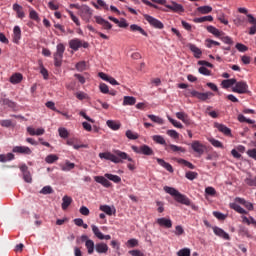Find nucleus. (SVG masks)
Wrapping results in <instances>:
<instances>
[{
  "mask_svg": "<svg viewBox=\"0 0 256 256\" xmlns=\"http://www.w3.org/2000/svg\"><path fill=\"white\" fill-rule=\"evenodd\" d=\"M98 157H100V159H105L110 162H113L114 164H120V163H123V160H128V162H130L128 164V170L134 171L136 169L135 161L131 157H129L127 153L122 152L120 150H112V153L111 152L100 153L98 154Z\"/></svg>",
  "mask_w": 256,
  "mask_h": 256,
  "instance_id": "nucleus-1",
  "label": "nucleus"
},
{
  "mask_svg": "<svg viewBox=\"0 0 256 256\" xmlns=\"http://www.w3.org/2000/svg\"><path fill=\"white\" fill-rule=\"evenodd\" d=\"M163 190L168 193L169 195L174 197V200L178 203H181L186 206L191 205V200L186 196L181 194L179 191H177L175 188H171L168 186H164Z\"/></svg>",
  "mask_w": 256,
  "mask_h": 256,
  "instance_id": "nucleus-2",
  "label": "nucleus"
},
{
  "mask_svg": "<svg viewBox=\"0 0 256 256\" xmlns=\"http://www.w3.org/2000/svg\"><path fill=\"white\" fill-rule=\"evenodd\" d=\"M231 91L237 94H247L249 93V86L244 80H240L239 82L236 80V83L234 86H232Z\"/></svg>",
  "mask_w": 256,
  "mask_h": 256,
  "instance_id": "nucleus-3",
  "label": "nucleus"
},
{
  "mask_svg": "<svg viewBox=\"0 0 256 256\" xmlns=\"http://www.w3.org/2000/svg\"><path fill=\"white\" fill-rule=\"evenodd\" d=\"M143 18L148 22L150 26H152L155 29L162 30L164 28V24L162 21L149 14H143Z\"/></svg>",
  "mask_w": 256,
  "mask_h": 256,
  "instance_id": "nucleus-4",
  "label": "nucleus"
},
{
  "mask_svg": "<svg viewBox=\"0 0 256 256\" xmlns=\"http://www.w3.org/2000/svg\"><path fill=\"white\" fill-rule=\"evenodd\" d=\"M131 149L133 152H135L137 154H143L145 156H153L154 155L153 149L151 147H149L148 145H141L140 147L131 146Z\"/></svg>",
  "mask_w": 256,
  "mask_h": 256,
  "instance_id": "nucleus-5",
  "label": "nucleus"
},
{
  "mask_svg": "<svg viewBox=\"0 0 256 256\" xmlns=\"http://www.w3.org/2000/svg\"><path fill=\"white\" fill-rule=\"evenodd\" d=\"M190 95L202 102H205L210 99V97L214 96L213 92H198L197 90H191Z\"/></svg>",
  "mask_w": 256,
  "mask_h": 256,
  "instance_id": "nucleus-6",
  "label": "nucleus"
},
{
  "mask_svg": "<svg viewBox=\"0 0 256 256\" xmlns=\"http://www.w3.org/2000/svg\"><path fill=\"white\" fill-rule=\"evenodd\" d=\"M65 52L64 44H58L57 46V53L54 54L55 66L61 67L62 66V59Z\"/></svg>",
  "mask_w": 256,
  "mask_h": 256,
  "instance_id": "nucleus-7",
  "label": "nucleus"
},
{
  "mask_svg": "<svg viewBox=\"0 0 256 256\" xmlns=\"http://www.w3.org/2000/svg\"><path fill=\"white\" fill-rule=\"evenodd\" d=\"M93 16V10L88 5H82L80 7V18L82 20L89 22Z\"/></svg>",
  "mask_w": 256,
  "mask_h": 256,
  "instance_id": "nucleus-8",
  "label": "nucleus"
},
{
  "mask_svg": "<svg viewBox=\"0 0 256 256\" xmlns=\"http://www.w3.org/2000/svg\"><path fill=\"white\" fill-rule=\"evenodd\" d=\"M70 49L74 51H78L81 47L87 49L89 47L88 42H84L83 40H79V38H74L69 42Z\"/></svg>",
  "mask_w": 256,
  "mask_h": 256,
  "instance_id": "nucleus-9",
  "label": "nucleus"
},
{
  "mask_svg": "<svg viewBox=\"0 0 256 256\" xmlns=\"http://www.w3.org/2000/svg\"><path fill=\"white\" fill-rule=\"evenodd\" d=\"M167 9L171 10L174 13H183L185 12L184 6L182 4L177 3L176 1H171L170 4L164 5Z\"/></svg>",
  "mask_w": 256,
  "mask_h": 256,
  "instance_id": "nucleus-10",
  "label": "nucleus"
},
{
  "mask_svg": "<svg viewBox=\"0 0 256 256\" xmlns=\"http://www.w3.org/2000/svg\"><path fill=\"white\" fill-rule=\"evenodd\" d=\"M191 149L199 156H202L205 153L206 146L201 144L199 141H194L191 143Z\"/></svg>",
  "mask_w": 256,
  "mask_h": 256,
  "instance_id": "nucleus-11",
  "label": "nucleus"
},
{
  "mask_svg": "<svg viewBox=\"0 0 256 256\" xmlns=\"http://www.w3.org/2000/svg\"><path fill=\"white\" fill-rule=\"evenodd\" d=\"M94 19L96 20V23H98V25H101L102 28H104V30H111L113 27V25L102 16H94Z\"/></svg>",
  "mask_w": 256,
  "mask_h": 256,
  "instance_id": "nucleus-12",
  "label": "nucleus"
},
{
  "mask_svg": "<svg viewBox=\"0 0 256 256\" xmlns=\"http://www.w3.org/2000/svg\"><path fill=\"white\" fill-rule=\"evenodd\" d=\"M95 250L98 254H107L109 246L104 242H98L96 243Z\"/></svg>",
  "mask_w": 256,
  "mask_h": 256,
  "instance_id": "nucleus-13",
  "label": "nucleus"
},
{
  "mask_svg": "<svg viewBox=\"0 0 256 256\" xmlns=\"http://www.w3.org/2000/svg\"><path fill=\"white\" fill-rule=\"evenodd\" d=\"M188 49L193 53V56L196 59H200L202 56V50L195 46V44H187Z\"/></svg>",
  "mask_w": 256,
  "mask_h": 256,
  "instance_id": "nucleus-14",
  "label": "nucleus"
},
{
  "mask_svg": "<svg viewBox=\"0 0 256 256\" xmlns=\"http://www.w3.org/2000/svg\"><path fill=\"white\" fill-rule=\"evenodd\" d=\"M156 223L161 226V227H165L167 229L172 228L173 226V222L171 219H166V218H158L156 220Z\"/></svg>",
  "mask_w": 256,
  "mask_h": 256,
  "instance_id": "nucleus-15",
  "label": "nucleus"
},
{
  "mask_svg": "<svg viewBox=\"0 0 256 256\" xmlns=\"http://www.w3.org/2000/svg\"><path fill=\"white\" fill-rule=\"evenodd\" d=\"M208 33L212 34L216 38H221L224 35V32H220L218 28L213 25H208L206 27Z\"/></svg>",
  "mask_w": 256,
  "mask_h": 256,
  "instance_id": "nucleus-16",
  "label": "nucleus"
},
{
  "mask_svg": "<svg viewBox=\"0 0 256 256\" xmlns=\"http://www.w3.org/2000/svg\"><path fill=\"white\" fill-rule=\"evenodd\" d=\"M21 172L23 173V179L27 182V183H31L32 182V177L31 174L29 172V168L24 164L20 167Z\"/></svg>",
  "mask_w": 256,
  "mask_h": 256,
  "instance_id": "nucleus-17",
  "label": "nucleus"
},
{
  "mask_svg": "<svg viewBox=\"0 0 256 256\" xmlns=\"http://www.w3.org/2000/svg\"><path fill=\"white\" fill-rule=\"evenodd\" d=\"M213 232H214L215 235H217L218 237L223 238L224 240H230L231 239L230 235L219 227H214Z\"/></svg>",
  "mask_w": 256,
  "mask_h": 256,
  "instance_id": "nucleus-18",
  "label": "nucleus"
},
{
  "mask_svg": "<svg viewBox=\"0 0 256 256\" xmlns=\"http://www.w3.org/2000/svg\"><path fill=\"white\" fill-rule=\"evenodd\" d=\"M13 152L18 153V154H25V155L32 154L31 149L29 147H25V146H16L13 148Z\"/></svg>",
  "mask_w": 256,
  "mask_h": 256,
  "instance_id": "nucleus-19",
  "label": "nucleus"
},
{
  "mask_svg": "<svg viewBox=\"0 0 256 256\" xmlns=\"http://www.w3.org/2000/svg\"><path fill=\"white\" fill-rule=\"evenodd\" d=\"M215 128H216L219 132L223 133L225 136H230V135L232 134L231 129H229L228 127H226V126L223 125V124L216 123V124H215Z\"/></svg>",
  "mask_w": 256,
  "mask_h": 256,
  "instance_id": "nucleus-20",
  "label": "nucleus"
},
{
  "mask_svg": "<svg viewBox=\"0 0 256 256\" xmlns=\"http://www.w3.org/2000/svg\"><path fill=\"white\" fill-rule=\"evenodd\" d=\"M214 21V17L212 15H206V16H202V17H196L193 19L194 23H204V22H213Z\"/></svg>",
  "mask_w": 256,
  "mask_h": 256,
  "instance_id": "nucleus-21",
  "label": "nucleus"
},
{
  "mask_svg": "<svg viewBox=\"0 0 256 256\" xmlns=\"http://www.w3.org/2000/svg\"><path fill=\"white\" fill-rule=\"evenodd\" d=\"M213 11V7L210 5H203L197 7V12L200 13L201 15H207L210 14Z\"/></svg>",
  "mask_w": 256,
  "mask_h": 256,
  "instance_id": "nucleus-22",
  "label": "nucleus"
},
{
  "mask_svg": "<svg viewBox=\"0 0 256 256\" xmlns=\"http://www.w3.org/2000/svg\"><path fill=\"white\" fill-rule=\"evenodd\" d=\"M235 202L243 205L246 209H248L249 211H253L254 210V205L250 202H247L245 199L243 198H235Z\"/></svg>",
  "mask_w": 256,
  "mask_h": 256,
  "instance_id": "nucleus-23",
  "label": "nucleus"
},
{
  "mask_svg": "<svg viewBox=\"0 0 256 256\" xmlns=\"http://www.w3.org/2000/svg\"><path fill=\"white\" fill-rule=\"evenodd\" d=\"M13 10L17 13V17L19 19H23L25 17L22 5L18 3L13 4Z\"/></svg>",
  "mask_w": 256,
  "mask_h": 256,
  "instance_id": "nucleus-24",
  "label": "nucleus"
},
{
  "mask_svg": "<svg viewBox=\"0 0 256 256\" xmlns=\"http://www.w3.org/2000/svg\"><path fill=\"white\" fill-rule=\"evenodd\" d=\"M23 80V75L20 74V72H16L15 74H13L10 78V82L13 84V85H17V84H20Z\"/></svg>",
  "mask_w": 256,
  "mask_h": 256,
  "instance_id": "nucleus-25",
  "label": "nucleus"
},
{
  "mask_svg": "<svg viewBox=\"0 0 256 256\" xmlns=\"http://www.w3.org/2000/svg\"><path fill=\"white\" fill-rule=\"evenodd\" d=\"M130 31L131 32H139L144 37L148 36L147 32L141 26H139L137 24H131L130 25Z\"/></svg>",
  "mask_w": 256,
  "mask_h": 256,
  "instance_id": "nucleus-26",
  "label": "nucleus"
},
{
  "mask_svg": "<svg viewBox=\"0 0 256 256\" xmlns=\"http://www.w3.org/2000/svg\"><path fill=\"white\" fill-rule=\"evenodd\" d=\"M94 181L102 184V186L109 188L112 184L109 180H107L105 177L103 176H96L94 177Z\"/></svg>",
  "mask_w": 256,
  "mask_h": 256,
  "instance_id": "nucleus-27",
  "label": "nucleus"
},
{
  "mask_svg": "<svg viewBox=\"0 0 256 256\" xmlns=\"http://www.w3.org/2000/svg\"><path fill=\"white\" fill-rule=\"evenodd\" d=\"M165 150L167 152H182V153L186 152L185 148L179 147V146H176V145H166Z\"/></svg>",
  "mask_w": 256,
  "mask_h": 256,
  "instance_id": "nucleus-28",
  "label": "nucleus"
},
{
  "mask_svg": "<svg viewBox=\"0 0 256 256\" xmlns=\"http://www.w3.org/2000/svg\"><path fill=\"white\" fill-rule=\"evenodd\" d=\"M236 83V78H229L227 80H222L221 86L223 89H228L232 86H234Z\"/></svg>",
  "mask_w": 256,
  "mask_h": 256,
  "instance_id": "nucleus-29",
  "label": "nucleus"
},
{
  "mask_svg": "<svg viewBox=\"0 0 256 256\" xmlns=\"http://www.w3.org/2000/svg\"><path fill=\"white\" fill-rule=\"evenodd\" d=\"M27 131L31 136H41L45 133V130L43 128L35 130L33 127H28Z\"/></svg>",
  "mask_w": 256,
  "mask_h": 256,
  "instance_id": "nucleus-30",
  "label": "nucleus"
},
{
  "mask_svg": "<svg viewBox=\"0 0 256 256\" xmlns=\"http://www.w3.org/2000/svg\"><path fill=\"white\" fill-rule=\"evenodd\" d=\"M156 161H157L158 165L165 168L168 172L172 173L174 171L172 165L165 162L163 159L157 158Z\"/></svg>",
  "mask_w": 256,
  "mask_h": 256,
  "instance_id": "nucleus-31",
  "label": "nucleus"
},
{
  "mask_svg": "<svg viewBox=\"0 0 256 256\" xmlns=\"http://www.w3.org/2000/svg\"><path fill=\"white\" fill-rule=\"evenodd\" d=\"M85 246L86 250H88V254L92 255L95 252L96 244L93 240H86Z\"/></svg>",
  "mask_w": 256,
  "mask_h": 256,
  "instance_id": "nucleus-32",
  "label": "nucleus"
},
{
  "mask_svg": "<svg viewBox=\"0 0 256 256\" xmlns=\"http://www.w3.org/2000/svg\"><path fill=\"white\" fill-rule=\"evenodd\" d=\"M14 33V42L17 44L21 39V28L20 26L16 25L13 30Z\"/></svg>",
  "mask_w": 256,
  "mask_h": 256,
  "instance_id": "nucleus-33",
  "label": "nucleus"
},
{
  "mask_svg": "<svg viewBox=\"0 0 256 256\" xmlns=\"http://www.w3.org/2000/svg\"><path fill=\"white\" fill-rule=\"evenodd\" d=\"M152 140H153V142H155L157 144H160V145H163V146L167 147L166 140L164 139L163 136L154 135V136H152Z\"/></svg>",
  "mask_w": 256,
  "mask_h": 256,
  "instance_id": "nucleus-34",
  "label": "nucleus"
},
{
  "mask_svg": "<svg viewBox=\"0 0 256 256\" xmlns=\"http://www.w3.org/2000/svg\"><path fill=\"white\" fill-rule=\"evenodd\" d=\"M92 6H94V8L96 9H99V6H100L104 8V10H109V6L106 4L104 0H97L96 2H92Z\"/></svg>",
  "mask_w": 256,
  "mask_h": 256,
  "instance_id": "nucleus-35",
  "label": "nucleus"
},
{
  "mask_svg": "<svg viewBox=\"0 0 256 256\" xmlns=\"http://www.w3.org/2000/svg\"><path fill=\"white\" fill-rule=\"evenodd\" d=\"M72 202H73V199L71 197H69L67 195L64 196L63 197V203H62V209L67 210L68 207L72 204Z\"/></svg>",
  "mask_w": 256,
  "mask_h": 256,
  "instance_id": "nucleus-36",
  "label": "nucleus"
},
{
  "mask_svg": "<svg viewBox=\"0 0 256 256\" xmlns=\"http://www.w3.org/2000/svg\"><path fill=\"white\" fill-rule=\"evenodd\" d=\"M106 125H108V127L114 131H117L121 128V124L119 122L112 120H108V122H106Z\"/></svg>",
  "mask_w": 256,
  "mask_h": 256,
  "instance_id": "nucleus-37",
  "label": "nucleus"
},
{
  "mask_svg": "<svg viewBox=\"0 0 256 256\" xmlns=\"http://www.w3.org/2000/svg\"><path fill=\"white\" fill-rule=\"evenodd\" d=\"M230 208L238 212L239 214H248L246 210H244L241 206L236 203H231Z\"/></svg>",
  "mask_w": 256,
  "mask_h": 256,
  "instance_id": "nucleus-38",
  "label": "nucleus"
},
{
  "mask_svg": "<svg viewBox=\"0 0 256 256\" xmlns=\"http://www.w3.org/2000/svg\"><path fill=\"white\" fill-rule=\"evenodd\" d=\"M220 42H216V40H211L210 38H207L205 40V47L208 49H211L213 46H220Z\"/></svg>",
  "mask_w": 256,
  "mask_h": 256,
  "instance_id": "nucleus-39",
  "label": "nucleus"
},
{
  "mask_svg": "<svg viewBox=\"0 0 256 256\" xmlns=\"http://www.w3.org/2000/svg\"><path fill=\"white\" fill-rule=\"evenodd\" d=\"M104 177H106L108 180H110L114 183H120L121 182V177H119L117 175L104 174Z\"/></svg>",
  "mask_w": 256,
  "mask_h": 256,
  "instance_id": "nucleus-40",
  "label": "nucleus"
},
{
  "mask_svg": "<svg viewBox=\"0 0 256 256\" xmlns=\"http://www.w3.org/2000/svg\"><path fill=\"white\" fill-rule=\"evenodd\" d=\"M136 104V99L134 97H124V106H133Z\"/></svg>",
  "mask_w": 256,
  "mask_h": 256,
  "instance_id": "nucleus-41",
  "label": "nucleus"
},
{
  "mask_svg": "<svg viewBox=\"0 0 256 256\" xmlns=\"http://www.w3.org/2000/svg\"><path fill=\"white\" fill-rule=\"evenodd\" d=\"M92 232H94V236H96V238L103 240V233L99 230V228L95 225H92Z\"/></svg>",
  "mask_w": 256,
  "mask_h": 256,
  "instance_id": "nucleus-42",
  "label": "nucleus"
},
{
  "mask_svg": "<svg viewBox=\"0 0 256 256\" xmlns=\"http://www.w3.org/2000/svg\"><path fill=\"white\" fill-rule=\"evenodd\" d=\"M75 168V164L69 161H66V164L63 165L62 170L64 172H69Z\"/></svg>",
  "mask_w": 256,
  "mask_h": 256,
  "instance_id": "nucleus-43",
  "label": "nucleus"
},
{
  "mask_svg": "<svg viewBox=\"0 0 256 256\" xmlns=\"http://www.w3.org/2000/svg\"><path fill=\"white\" fill-rule=\"evenodd\" d=\"M147 117H148L152 122L157 123L158 125L164 124L163 119H161V118L158 117V116H155V115H148Z\"/></svg>",
  "mask_w": 256,
  "mask_h": 256,
  "instance_id": "nucleus-44",
  "label": "nucleus"
},
{
  "mask_svg": "<svg viewBox=\"0 0 256 256\" xmlns=\"http://www.w3.org/2000/svg\"><path fill=\"white\" fill-rule=\"evenodd\" d=\"M100 210L106 213L109 216L113 215V209L108 205H102L100 206Z\"/></svg>",
  "mask_w": 256,
  "mask_h": 256,
  "instance_id": "nucleus-45",
  "label": "nucleus"
},
{
  "mask_svg": "<svg viewBox=\"0 0 256 256\" xmlns=\"http://www.w3.org/2000/svg\"><path fill=\"white\" fill-rule=\"evenodd\" d=\"M58 160H59V157L57 155H54V154H51V155L47 156L46 159H45V161L48 164H53Z\"/></svg>",
  "mask_w": 256,
  "mask_h": 256,
  "instance_id": "nucleus-46",
  "label": "nucleus"
},
{
  "mask_svg": "<svg viewBox=\"0 0 256 256\" xmlns=\"http://www.w3.org/2000/svg\"><path fill=\"white\" fill-rule=\"evenodd\" d=\"M198 72L204 76H211V70H208L205 66H200V68H198Z\"/></svg>",
  "mask_w": 256,
  "mask_h": 256,
  "instance_id": "nucleus-47",
  "label": "nucleus"
},
{
  "mask_svg": "<svg viewBox=\"0 0 256 256\" xmlns=\"http://www.w3.org/2000/svg\"><path fill=\"white\" fill-rule=\"evenodd\" d=\"M126 138L130 140H137L139 135L137 133L132 132L131 130L126 131Z\"/></svg>",
  "mask_w": 256,
  "mask_h": 256,
  "instance_id": "nucleus-48",
  "label": "nucleus"
},
{
  "mask_svg": "<svg viewBox=\"0 0 256 256\" xmlns=\"http://www.w3.org/2000/svg\"><path fill=\"white\" fill-rule=\"evenodd\" d=\"M216 194H217V192H216L215 188H213V187L205 188V195L214 197V196H216Z\"/></svg>",
  "mask_w": 256,
  "mask_h": 256,
  "instance_id": "nucleus-49",
  "label": "nucleus"
},
{
  "mask_svg": "<svg viewBox=\"0 0 256 256\" xmlns=\"http://www.w3.org/2000/svg\"><path fill=\"white\" fill-rule=\"evenodd\" d=\"M223 43L227 44V45H233L234 42L232 40V38H230V36H220L219 38Z\"/></svg>",
  "mask_w": 256,
  "mask_h": 256,
  "instance_id": "nucleus-50",
  "label": "nucleus"
},
{
  "mask_svg": "<svg viewBox=\"0 0 256 256\" xmlns=\"http://www.w3.org/2000/svg\"><path fill=\"white\" fill-rule=\"evenodd\" d=\"M178 256H191V251L188 248L181 249L177 252Z\"/></svg>",
  "mask_w": 256,
  "mask_h": 256,
  "instance_id": "nucleus-51",
  "label": "nucleus"
},
{
  "mask_svg": "<svg viewBox=\"0 0 256 256\" xmlns=\"http://www.w3.org/2000/svg\"><path fill=\"white\" fill-rule=\"evenodd\" d=\"M75 96H76V99L80 101H83L88 98V94H86L85 92H76Z\"/></svg>",
  "mask_w": 256,
  "mask_h": 256,
  "instance_id": "nucleus-52",
  "label": "nucleus"
},
{
  "mask_svg": "<svg viewBox=\"0 0 256 256\" xmlns=\"http://www.w3.org/2000/svg\"><path fill=\"white\" fill-rule=\"evenodd\" d=\"M185 177H186L188 180L193 181V180H195V179L198 177V173L189 171V172H187V173L185 174Z\"/></svg>",
  "mask_w": 256,
  "mask_h": 256,
  "instance_id": "nucleus-53",
  "label": "nucleus"
},
{
  "mask_svg": "<svg viewBox=\"0 0 256 256\" xmlns=\"http://www.w3.org/2000/svg\"><path fill=\"white\" fill-rule=\"evenodd\" d=\"M209 142L215 148H223V144L220 141L216 140V139H209Z\"/></svg>",
  "mask_w": 256,
  "mask_h": 256,
  "instance_id": "nucleus-54",
  "label": "nucleus"
},
{
  "mask_svg": "<svg viewBox=\"0 0 256 256\" xmlns=\"http://www.w3.org/2000/svg\"><path fill=\"white\" fill-rule=\"evenodd\" d=\"M166 134L175 140L179 139V133H177L175 130H168Z\"/></svg>",
  "mask_w": 256,
  "mask_h": 256,
  "instance_id": "nucleus-55",
  "label": "nucleus"
},
{
  "mask_svg": "<svg viewBox=\"0 0 256 256\" xmlns=\"http://www.w3.org/2000/svg\"><path fill=\"white\" fill-rule=\"evenodd\" d=\"M2 104L10 107L12 109L16 107V104L14 102L10 101L9 99H2Z\"/></svg>",
  "mask_w": 256,
  "mask_h": 256,
  "instance_id": "nucleus-56",
  "label": "nucleus"
},
{
  "mask_svg": "<svg viewBox=\"0 0 256 256\" xmlns=\"http://www.w3.org/2000/svg\"><path fill=\"white\" fill-rule=\"evenodd\" d=\"M185 233L184 229L182 226L178 225L175 227V231H174V234L176 236H180V235H183Z\"/></svg>",
  "mask_w": 256,
  "mask_h": 256,
  "instance_id": "nucleus-57",
  "label": "nucleus"
},
{
  "mask_svg": "<svg viewBox=\"0 0 256 256\" xmlns=\"http://www.w3.org/2000/svg\"><path fill=\"white\" fill-rule=\"evenodd\" d=\"M41 74L43 75L44 79L47 80L49 78L48 70L44 68L43 64H40Z\"/></svg>",
  "mask_w": 256,
  "mask_h": 256,
  "instance_id": "nucleus-58",
  "label": "nucleus"
},
{
  "mask_svg": "<svg viewBox=\"0 0 256 256\" xmlns=\"http://www.w3.org/2000/svg\"><path fill=\"white\" fill-rule=\"evenodd\" d=\"M128 254H130L131 256H145V254L140 250H130L128 251Z\"/></svg>",
  "mask_w": 256,
  "mask_h": 256,
  "instance_id": "nucleus-59",
  "label": "nucleus"
},
{
  "mask_svg": "<svg viewBox=\"0 0 256 256\" xmlns=\"http://www.w3.org/2000/svg\"><path fill=\"white\" fill-rule=\"evenodd\" d=\"M59 135H60L62 138L66 139V138H68L69 133H68V131H67L65 128H60V129H59Z\"/></svg>",
  "mask_w": 256,
  "mask_h": 256,
  "instance_id": "nucleus-60",
  "label": "nucleus"
},
{
  "mask_svg": "<svg viewBox=\"0 0 256 256\" xmlns=\"http://www.w3.org/2000/svg\"><path fill=\"white\" fill-rule=\"evenodd\" d=\"M86 63L85 62H78L76 64V70L83 72L85 70Z\"/></svg>",
  "mask_w": 256,
  "mask_h": 256,
  "instance_id": "nucleus-61",
  "label": "nucleus"
},
{
  "mask_svg": "<svg viewBox=\"0 0 256 256\" xmlns=\"http://www.w3.org/2000/svg\"><path fill=\"white\" fill-rule=\"evenodd\" d=\"M42 194L48 195L53 193V189L50 186H46L41 190Z\"/></svg>",
  "mask_w": 256,
  "mask_h": 256,
  "instance_id": "nucleus-62",
  "label": "nucleus"
},
{
  "mask_svg": "<svg viewBox=\"0 0 256 256\" xmlns=\"http://www.w3.org/2000/svg\"><path fill=\"white\" fill-rule=\"evenodd\" d=\"M46 106H47L49 109H51V110H53V111H55V112H57V113H61V111H59V110L56 109L54 102H51V101H50V102H47V103H46Z\"/></svg>",
  "mask_w": 256,
  "mask_h": 256,
  "instance_id": "nucleus-63",
  "label": "nucleus"
},
{
  "mask_svg": "<svg viewBox=\"0 0 256 256\" xmlns=\"http://www.w3.org/2000/svg\"><path fill=\"white\" fill-rule=\"evenodd\" d=\"M247 155H248L250 158L256 160V149H250V150H248V151H247Z\"/></svg>",
  "mask_w": 256,
  "mask_h": 256,
  "instance_id": "nucleus-64",
  "label": "nucleus"
}]
</instances>
